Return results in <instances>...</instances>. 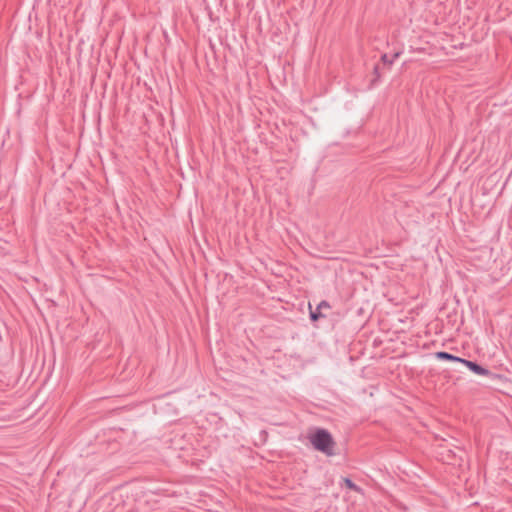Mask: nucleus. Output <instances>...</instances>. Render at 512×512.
I'll use <instances>...</instances> for the list:
<instances>
[{"mask_svg":"<svg viewBox=\"0 0 512 512\" xmlns=\"http://www.w3.org/2000/svg\"><path fill=\"white\" fill-rule=\"evenodd\" d=\"M309 440L315 450L329 456L333 455L334 441L331 434L326 429L318 428L309 436Z\"/></svg>","mask_w":512,"mask_h":512,"instance_id":"obj_1","label":"nucleus"},{"mask_svg":"<svg viewBox=\"0 0 512 512\" xmlns=\"http://www.w3.org/2000/svg\"><path fill=\"white\" fill-rule=\"evenodd\" d=\"M462 364H464L466 367H468L473 373L480 375V376H488L490 375V371L479 364L463 359Z\"/></svg>","mask_w":512,"mask_h":512,"instance_id":"obj_2","label":"nucleus"},{"mask_svg":"<svg viewBox=\"0 0 512 512\" xmlns=\"http://www.w3.org/2000/svg\"><path fill=\"white\" fill-rule=\"evenodd\" d=\"M323 308H329V304L327 301H321L318 306L315 308V310H312L310 308V319L312 322H316L321 317H324V315L321 313V310Z\"/></svg>","mask_w":512,"mask_h":512,"instance_id":"obj_3","label":"nucleus"},{"mask_svg":"<svg viewBox=\"0 0 512 512\" xmlns=\"http://www.w3.org/2000/svg\"><path fill=\"white\" fill-rule=\"evenodd\" d=\"M436 358L437 359H440V360H449V361H455V362H459V363H462L463 359L460 358V357H457V356H454L448 352H437L435 354Z\"/></svg>","mask_w":512,"mask_h":512,"instance_id":"obj_4","label":"nucleus"},{"mask_svg":"<svg viewBox=\"0 0 512 512\" xmlns=\"http://www.w3.org/2000/svg\"><path fill=\"white\" fill-rule=\"evenodd\" d=\"M344 482H345L346 486H347L349 489H352V478H350V477H346V478L344 479Z\"/></svg>","mask_w":512,"mask_h":512,"instance_id":"obj_5","label":"nucleus"},{"mask_svg":"<svg viewBox=\"0 0 512 512\" xmlns=\"http://www.w3.org/2000/svg\"><path fill=\"white\" fill-rule=\"evenodd\" d=\"M382 61H383L384 63H388L389 65H391V64H392V62H393V60H388V57H387V55H386V54H384V55L382 56Z\"/></svg>","mask_w":512,"mask_h":512,"instance_id":"obj_6","label":"nucleus"},{"mask_svg":"<svg viewBox=\"0 0 512 512\" xmlns=\"http://www.w3.org/2000/svg\"><path fill=\"white\" fill-rule=\"evenodd\" d=\"M374 72L376 74V77L373 81H376L379 78V75L377 74V67H374Z\"/></svg>","mask_w":512,"mask_h":512,"instance_id":"obj_7","label":"nucleus"},{"mask_svg":"<svg viewBox=\"0 0 512 512\" xmlns=\"http://www.w3.org/2000/svg\"><path fill=\"white\" fill-rule=\"evenodd\" d=\"M353 489H354V491H358L359 490L356 485L353 486Z\"/></svg>","mask_w":512,"mask_h":512,"instance_id":"obj_8","label":"nucleus"}]
</instances>
